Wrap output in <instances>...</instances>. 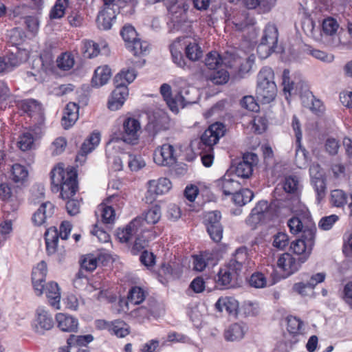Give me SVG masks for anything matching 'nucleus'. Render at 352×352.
I'll list each match as a JSON object with an SVG mask.
<instances>
[{
    "mask_svg": "<svg viewBox=\"0 0 352 352\" xmlns=\"http://www.w3.org/2000/svg\"><path fill=\"white\" fill-rule=\"evenodd\" d=\"M52 184V190H60V197L63 199H68L66 209L68 214L74 216L80 212V202L78 200L72 199L78 190L77 173L76 170L71 167L64 169L60 165L55 166L50 173Z\"/></svg>",
    "mask_w": 352,
    "mask_h": 352,
    "instance_id": "1",
    "label": "nucleus"
},
{
    "mask_svg": "<svg viewBox=\"0 0 352 352\" xmlns=\"http://www.w3.org/2000/svg\"><path fill=\"white\" fill-rule=\"evenodd\" d=\"M47 273V264L42 261L32 270V281L34 289L38 296L41 295L45 290L50 305L56 309H59L60 308V288L55 282H50L45 286L43 283L45 281Z\"/></svg>",
    "mask_w": 352,
    "mask_h": 352,
    "instance_id": "2",
    "label": "nucleus"
},
{
    "mask_svg": "<svg viewBox=\"0 0 352 352\" xmlns=\"http://www.w3.org/2000/svg\"><path fill=\"white\" fill-rule=\"evenodd\" d=\"M161 210L155 206L148 210L144 217H138L131 221L125 228L117 232V237L121 243H128L133 234L140 232L142 234L148 228L146 224L153 225L158 222L161 218Z\"/></svg>",
    "mask_w": 352,
    "mask_h": 352,
    "instance_id": "3",
    "label": "nucleus"
},
{
    "mask_svg": "<svg viewBox=\"0 0 352 352\" xmlns=\"http://www.w3.org/2000/svg\"><path fill=\"white\" fill-rule=\"evenodd\" d=\"M256 97L261 102L268 104L277 95V87L274 82V73L269 67H263L257 76Z\"/></svg>",
    "mask_w": 352,
    "mask_h": 352,
    "instance_id": "4",
    "label": "nucleus"
},
{
    "mask_svg": "<svg viewBox=\"0 0 352 352\" xmlns=\"http://www.w3.org/2000/svg\"><path fill=\"white\" fill-rule=\"evenodd\" d=\"M316 228L315 226H306L301 237L291 243L290 249L299 255L301 263H305L311 254L315 244Z\"/></svg>",
    "mask_w": 352,
    "mask_h": 352,
    "instance_id": "5",
    "label": "nucleus"
},
{
    "mask_svg": "<svg viewBox=\"0 0 352 352\" xmlns=\"http://www.w3.org/2000/svg\"><path fill=\"white\" fill-rule=\"evenodd\" d=\"M278 38V29L274 24L268 23L263 31L257 52L261 58H267L275 51Z\"/></svg>",
    "mask_w": 352,
    "mask_h": 352,
    "instance_id": "6",
    "label": "nucleus"
},
{
    "mask_svg": "<svg viewBox=\"0 0 352 352\" xmlns=\"http://www.w3.org/2000/svg\"><path fill=\"white\" fill-rule=\"evenodd\" d=\"M320 28L321 27L322 39L319 42L329 46L337 47L340 43L338 36V30L340 25L337 20L333 17L329 16L322 21Z\"/></svg>",
    "mask_w": 352,
    "mask_h": 352,
    "instance_id": "7",
    "label": "nucleus"
},
{
    "mask_svg": "<svg viewBox=\"0 0 352 352\" xmlns=\"http://www.w3.org/2000/svg\"><path fill=\"white\" fill-rule=\"evenodd\" d=\"M160 93L173 112H178L179 107L184 108L187 104L194 102V101L188 96V90L186 89L180 91L175 98H173L171 87L166 83H164L161 85Z\"/></svg>",
    "mask_w": 352,
    "mask_h": 352,
    "instance_id": "8",
    "label": "nucleus"
},
{
    "mask_svg": "<svg viewBox=\"0 0 352 352\" xmlns=\"http://www.w3.org/2000/svg\"><path fill=\"white\" fill-rule=\"evenodd\" d=\"M225 126L222 123L216 122L211 124L202 134L200 138L199 148L213 151V146L216 144L219 138L224 135Z\"/></svg>",
    "mask_w": 352,
    "mask_h": 352,
    "instance_id": "9",
    "label": "nucleus"
},
{
    "mask_svg": "<svg viewBox=\"0 0 352 352\" xmlns=\"http://www.w3.org/2000/svg\"><path fill=\"white\" fill-rule=\"evenodd\" d=\"M170 126V118L168 114L158 111L149 116L146 130L150 135L155 137L160 133L169 129Z\"/></svg>",
    "mask_w": 352,
    "mask_h": 352,
    "instance_id": "10",
    "label": "nucleus"
},
{
    "mask_svg": "<svg viewBox=\"0 0 352 352\" xmlns=\"http://www.w3.org/2000/svg\"><path fill=\"white\" fill-rule=\"evenodd\" d=\"M258 157L254 153H244L242 159L236 164L234 171L236 175L241 178H249L253 172V167L257 165Z\"/></svg>",
    "mask_w": 352,
    "mask_h": 352,
    "instance_id": "11",
    "label": "nucleus"
},
{
    "mask_svg": "<svg viewBox=\"0 0 352 352\" xmlns=\"http://www.w3.org/2000/svg\"><path fill=\"white\" fill-rule=\"evenodd\" d=\"M171 186L170 181L166 177H162L157 180H150L148 182V190L145 197L146 202L152 203L157 195L168 192Z\"/></svg>",
    "mask_w": 352,
    "mask_h": 352,
    "instance_id": "12",
    "label": "nucleus"
},
{
    "mask_svg": "<svg viewBox=\"0 0 352 352\" xmlns=\"http://www.w3.org/2000/svg\"><path fill=\"white\" fill-rule=\"evenodd\" d=\"M249 263L248 249L246 247L242 246L235 250L226 266L239 275L243 268L249 266Z\"/></svg>",
    "mask_w": 352,
    "mask_h": 352,
    "instance_id": "13",
    "label": "nucleus"
},
{
    "mask_svg": "<svg viewBox=\"0 0 352 352\" xmlns=\"http://www.w3.org/2000/svg\"><path fill=\"white\" fill-rule=\"evenodd\" d=\"M140 129V124L138 120L132 118H126L123 123L122 140L127 144H136Z\"/></svg>",
    "mask_w": 352,
    "mask_h": 352,
    "instance_id": "14",
    "label": "nucleus"
},
{
    "mask_svg": "<svg viewBox=\"0 0 352 352\" xmlns=\"http://www.w3.org/2000/svg\"><path fill=\"white\" fill-rule=\"evenodd\" d=\"M54 326V320L51 314L43 307H38L36 311V319L34 329L38 334L43 335L45 331L51 329Z\"/></svg>",
    "mask_w": 352,
    "mask_h": 352,
    "instance_id": "15",
    "label": "nucleus"
},
{
    "mask_svg": "<svg viewBox=\"0 0 352 352\" xmlns=\"http://www.w3.org/2000/svg\"><path fill=\"white\" fill-rule=\"evenodd\" d=\"M292 125L296 138L295 161L297 166L301 168L307 163V153L305 149L301 147L302 131L300 130V122L296 116H293Z\"/></svg>",
    "mask_w": 352,
    "mask_h": 352,
    "instance_id": "16",
    "label": "nucleus"
},
{
    "mask_svg": "<svg viewBox=\"0 0 352 352\" xmlns=\"http://www.w3.org/2000/svg\"><path fill=\"white\" fill-rule=\"evenodd\" d=\"M300 259H296L289 253H283L278 258V267L286 274L289 276L299 270L301 267Z\"/></svg>",
    "mask_w": 352,
    "mask_h": 352,
    "instance_id": "17",
    "label": "nucleus"
},
{
    "mask_svg": "<svg viewBox=\"0 0 352 352\" xmlns=\"http://www.w3.org/2000/svg\"><path fill=\"white\" fill-rule=\"evenodd\" d=\"M174 148L170 144H163L157 148L153 154L154 162L160 166H171L175 163Z\"/></svg>",
    "mask_w": 352,
    "mask_h": 352,
    "instance_id": "18",
    "label": "nucleus"
},
{
    "mask_svg": "<svg viewBox=\"0 0 352 352\" xmlns=\"http://www.w3.org/2000/svg\"><path fill=\"white\" fill-rule=\"evenodd\" d=\"M283 188L292 197L291 206H297L300 202L299 196L301 190L299 179L292 175L286 177L283 183Z\"/></svg>",
    "mask_w": 352,
    "mask_h": 352,
    "instance_id": "19",
    "label": "nucleus"
},
{
    "mask_svg": "<svg viewBox=\"0 0 352 352\" xmlns=\"http://www.w3.org/2000/svg\"><path fill=\"white\" fill-rule=\"evenodd\" d=\"M100 140V135L98 132L92 133L90 136L85 140L79 152L76 157V161L82 164L85 162L86 156L92 152L98 145Z\"/></svg>",
    "mask_w": 352,
    "mask_h": 352,
    "instance_id": "20",
    "label": "nucleus"
},
{
    "mask_svg": "<svg viewBox=\"0 0 352 352\" xmlns=\"http://www.w3.org/2000/svg\"><path fill=\"white\" fill-rule=\"evenodd\" d=\"M217 185L223 194L226 196L232 195L241 188V184L235 179L234 176L228 173L217 181Z\"/></svg>",
    "mask_w": 352,
    "mask_h": 352,
    "instance_id": "21",
    "label": "nucleus"
},
{
    "mask_svg": "<svg viewBox=\"0 0 352 352\" xmlns=\"http://www.w3.org/2000/svg\"><path fill=\"white\" fill-rule=\"evenodd\" d=\"M54 213V206L50 201L43 203L33 214L32 220L36 226L44 225Z\"/></svg>",
    "mask_w": 352,
    "mask_h": 352,
    "instance_id": "22",
    "label": "nucleus"
},
{
    "mask_svg": "<svg viewBox=\"0 0 352 352\" xmlns=\"http://www.w3.org/2000/svg\"><path fill=\"white\" fill-rule=\"evenodd\" d=\"M129 95L128 88L126 86H115V89L108 102V107L112 111L119 109L124 104Z\"/></svg>",
    "mask_w": 352,
    "mask_h": 352,
    "instance_id": "23",
    "label": "nucleus"
},
{
    "mask_svg": "<svg viewBox=\"0 0 352 352\" xmlns=\"http://www.w3.org/2000/svg\"><path fill=\"white\" fill-rule=\"evenodd\" d=\"M57 327L65 332H76L78 327L77 318L67 314L58 313L56 315Z\"/></svg>",
    "mask_w": 352,
    "mask_h": 352,
    "instance_id": "24",
    "label": "nucleus"
},
{
    "mask_svg": "<svg viewBox=\"0 0 352 352\" xmlns=\"http://www.w3.org/2000/svg\"><path fill=\"white\" fill-rule=\"evenodd\" d=\"M116 17V10L113 8H103L98 14L96 23L100 30H109Z\"/></svg>",
    "mask_w": 352,
    "mask_h": 352,
    "instance_id": "25",
    "label": "nucleus"
},
{
    "mask_svg": "<svg viewBox=\"0 0 352 352\" xmlns=\"http://www.w3.org/2000/svg\"><path fill=\"white\" fill-rule=\"evenodd\" d=\"M182 41H184V38L182 39L178 38L170 46L173 61L178 67L184 69H188L190 70L191 65L187 64L182 53V50H183V46L181 43Z\"/></svg>",
    "mask_w": 352,
    "mask_h": 352,
    "instance_id": "26",
    "label": "nucleus"
},
{
    "mask_svg": "<svg viewBox=\"0 0 352 352\" xmlns=\"http://www.w3.org/2000/svg\"><path fill=\"white\" fill-rule=\"evenodd\" d=\"M78 106L74 102H69L64 110L61 122L65 129L73 126L78 118Z\"/></svg>",
    "mask_w": 352,
    "mask_h": 352,
    "instance_id": "27",
    "label": "nucleus"
},
{
    "mask_svg": "<svg viewBox=\"0 0 352 352\" xmlns=\"http://www.w3.org/2000/svg\"><path fill=\"white\" fill-rule=\"evenodd\" d=\"M19 107L30 117L41 116L43 113L41 104L34 99L21 100Z\"/></svg>",
    "mask_w": 352,
    "mask_h": 352,
    "instance_id": "28",
    "label": "nucleus"
},
{
    "mask_svg": "<svg viewBox=\"0 0 352 352\" xmlns=\"http://www.w3.org/2000/svg\"><path fill=\"white\" fill-rule=\"evenodd\" d=\"M27 9L28 7L24 5L14 8L12 10L13 16L23 17L28 29L32 32H36L38 28V21L34 16H25L24 14Z\"/></svg>",
    "mask_w": 352,
    "mask_h": 352,
    "instance_id": "29",
    "label": "nucleus"
},
{
    "mask_svg": "<svg viewBox=\"0 0 352 352\" xmlns=\"http://www.w3.org/2000/svg\"><path fill=\"white\" fill-rule=\"evenodd\" d=\"M245 327L239 323L230 325L224 331V338L229 342L238 341L242 339L245 335Z\"/></svg>",
    "mask_w": 352,
    "mask_h": 352,
    "instance_id": "30",
    "label": "nucleus"
},
{
    "mask_svg": "<svg viewBox=\"0 0 352 352\" xmlns=\"http://www.w3.org/2000/svg\"><path fill=\"white\" fill-rule=\"evenodd\" d=\"M304 32L309 37L319 42L322 39L320 26L316 27V23L311 17H306L302 23Z\"/></svg>",
    "mask_w": 352,
    "mask_h": 352,
    "instance_id": "31",
    "label": "nucleus"
},
{
    "mask_svg": "<svg viewBox=\"0 0 352 352\" xmlns=\"http://www.w3.org/2000/svg\"><path fill=\"white\" fill-rule=\"evenodd\" d=\"M111 76V69L107 66L98 67L94 72L91 82L94 86L100 87L107 82Z\"/></svg>",
    "mask_w": 352,
    "mask_h": 352,
    "instance_id": "32",
    "label": "nucleus"
},
{
    "mask_svg": "<svg viewBox=\"0 0 352 352\" xmlns=\"http://www.w3.org/2000/svg\"><path fill=\"white\" fill-rule=\"evenodd\" d=\"M45 239L47 254H54L56 251L58 241V234L57 229L54 227H52L47 229L45 233Z\"/></svg>",
    "mask_w": 352,
    "mask_h": 352,
    "instance_id": "33",
    "label": "nucleus"
},
{
    "mask_svg": "<svg viewBox=\"0 0 352 352\" xmlns=\"http://www.w3.org/2000/svg\"><path fill=\"white\" fill-rule=\"evenodd\" d=\"M239 274L230 270L226 265L221 269L217 274V283L219 285L228 287L231 286L232 282L236 280Z\"/></svg>",
    "mask_w": 352,
    "mask_h": 352,
    "instance_id": "34",
    "label": "nucleus"
},
{
    "mask_svg": "<svg viewBox=\"0 0 352 352\" xmlns=\"http://www.w3.org/2000/svg\"><path fill=\"white\" fill-rule=\"evenodd\" d=\"M215 307L220 312L226 311L228 314H232L236 313L238 303L232 298H220L216 302Z\"/></svg>",
    "mask_w": 352,
    "mask_h": 352,
    "instance_id": "35",
    "label": "nucleus"
},
{
    "mask_svg": "<svg viewBox=\"0 0 352 352\" xmlns=\"http://www.w3.org/2000/svg\"><path fill=\"white\" fill-rule=\"evenodd\" d=\"M136 77V73L134 69H128L121 71L114 78L115 86H126L132 82Z\"/></svg>",
    "mask_w": 352,
    "mask_h": 352,
    "instance_id": "36",
    "label": "nucleus"
},
{
    "mask_svg": "<svg viewBox=\"0 0 352 352\" xmlns=\"http://www.w3.org/2000/svg\"><path fill=\"white\" fill-rule=\"evenodd\" d=\"M232 200L235 204L242 206L252 201L254 193L248 188H243L236 191L232 195Z\"/></svg>",
    "mask_w": 352,
    "mask_h": 352,
    "instance_id": "37",
    "label": "nucleus"
},
{
    "mask_svg": "<svg viewBox=\"0 0 352 352\" xmlns=\"http://www.w3.org/2000/svg\"><path fill=\"white\" fill-rule=\"evenodd\" d=\"M97 216H100L104 223H112L116 219L115 210L111 206L100 204L96 211Z\"/></svg>",
    "mask_w": 352,
    "mask_h": 352,
    "instance_id": "38",
    "label": "nucleus"
},
{
    "mask_svg": "<svg viewBox=\"0 0 352 352\" xmlns=\"http://www.w3.org/2000/svg\"><path fill=\"white\" fill-rule=\"evenodd\" d=\"M185 54L186 57L192 61L198 60L203 55L201 48L195 42H190L187 43L184 41Z\"/></svg>",
    "mask_w": 352,
    "mask_h": 352,
    "instance_id": "39",
    "label": "nucleus"
},
{
    "mask_svg": "<svg viewBox=\"0 0 352 352\" xmlns=\"http://www.w3.org/2000/svg\"><path fill=\"white\" fill-rule=\"evenodd\" d=\"M109 333L118 338H124L130 333L129 325L122 320L112 321Z\"/></svg>",
    "mask_w": 352,
    "mask_h": 352,
    "instance_id": "40",
    "label": "nucleus"
},
{
    "mask_svg": "<svg viewBox=\"0 0 352 352\" xmlns=\"http://www.w3.org/2000/svg\"><path fill=\"white\" fill-rule=\"evenodd\" d=\"M179 273V265L175 263H162L159 270V274L167 279L178 278Z\"/></svg>",
    "mask_w": 352,
    "mask_h": 352,
    "instance_id": "41",
    "label": "nucleus"
},
{
    "mask_svg": "<svg viewBox=\"0 0 352 352\" xmlns=\"http://www.w3.org/2000/svg\"><path fill=\"white\" fill-rule=\"evenodd\" d=\"M126 48L131 51L135 56H139L145 54L148 50L149 45L146 41H142L140 38H136L132 43L126 44Z\"/></svg>",
    "mask_w": 352,
    "mask_h": 352,
    "instance_id": "42",
    "label": "nucleus"
},
{
    "mask_svg": "<svg viewBox=\"0 0 352 352\" xmlns=\"http://www.w3.org/2000/svg\"><path fill=\"white\" fill-rule=\"evenodd\" d=\"M74 286L78 289H82L83 288H86V289L91 293L96 292V294H93L91 296L92 298H95L96 299H99L100 295L102 294V291H97L92 285H88V278H75L73 280Z\"/></svg>",
    "mask_w": 352,
    "mask_h": 352,
    "instance_id": "43",
    "label": "nucleus"
},
{
    "mask_svg": "<svg viewBox=\"0 0 352 352\" xmlns=\"http://www.w3.org/2000/svg\"><path fill=\"white\" fill-rule=\"evenodd\" d=\"M93 340L94 337L91 334L85 336L70 335L67 340L66 346H78L79 347L81 346H86Z\"/></svg>",
    "mask_w": 352,
    "mask_h": 352,
    "instance_id": "44",
    "label": "nucleus"
},
{
    "mask_svg": "<svg viewBox=\"0 0 352 352\" xmlns=\"http://www.w3.org/2000/svg\"><path fill=\"white\" fill-rule=\"evenodd\" d=\"M304 323L298 318L289 316L287 318V331L293 335L302 334L304 331Z\"/></svg>",
    "mask_w": 352,
    "mask_h": 352,
    "instance_id": "45",
    "label": "nucleus"
},
{
    "mask_svg": "<svg viewBox=\"0 0 352 352\" xmlns=\"http://www.w3.org/2000/svg\"><path fill=\"white\" fill-rule=\"evenodd\" d=\"M210 73L208 79L215 85H223L226 83L229 78L230 75L228 72L223 69L214 70Z\"/></svg>",
    "mask_w": 352,
    "mask_h": 352,
    "instance_id": "46",
    "label": "nucleus"
},
{
    "mask_svg": "<svg viewBox=\"0 0 352 352\" xmlns=\"http://www.w3.org/2000/svg\"><path fill=\"white\" fill-rule=\"evenodd\" d=\"M145 299L144 290L139 287H132L129 293L128 302L133 305L140 304Z\"/></svg>",
    "mask_w": 352,
    "mask_h": 352,
    "instance_id": "47",
    "label": "nucleus"
},
{
    "mask_svg": "<svg viewBox=\"0 0 352 352\" xmlns=\"http://www.w3.org/2000/svg\"><path fill=\"white\" fill-rule=\"evenodd\" d=\"M8 37L9 42L12 45H19L25 41V35L23 31L18 28H13L8 31Z\"/></svg>",
    "mask_w": 352,
    "mask_h": 352,
    "instance_id": "48",
    "label": "nucleus"
},
{
    "mask_svg": "<svg viewBox=\"0 0 352 352\" xmlns=\"http://www.w3.org/2000/svg\"><path fill=\"white\" fill-rule=\"evenodd\" d=\"M12 175L15 182H23L28 176L26 168L19 164L12 166Z\"/></svg>",
    "mask_w": 352,
    "mask_h": 352,
    "instance_id": "49",
    "label": "nucleus"
},
{
    "mask_svg": "<svg viewBox=\"0 0 352 352\" xmlns=\"http://www.w3.org/2000/svg\"><path fill=\"white\" fill-rule=\"evenodd\" d=\"M57 66L63 70H69L74 65V60L69 53L62 54L56 60Z\"/></svg>",
    "mask_w": 352,
    "mask_h": 352,
    "instance_id": "50",
    "label": "nucleus"
},
{
    "mask_svg": "<svg viewBox=\"0 0 352 352\" xmlns=\"http://www.w3.org/2000/svg\"><path fill=\"white\" fill-rule=\"evenodd\" d=\"M346 195L340 189H336L331 191V202L336 207H342L346 204Z\"/></svg>",
    "mask_w": 352,
    "mask_h": 352,
    "instance_id": "51",
    "label": "nucleus"
},
{
    "mask_svg": "<svg viewBox=\"0 0 352 352\" xmlns=\"http://www.w3.org/2000/svg\"><path fill=\"white\" fill-rule=\"evenodd\" d=\"M83 53L84 56L89 58L97 56L100 53L98 44L92 41H86L84 44Z\"/></svg>",
    "mask_w": 352,
    "mask_h": 352,
    "instance_id": "52",
    "label": "nucleus"
},
{
    "mask_svg": "<svg viewBox=\"0 0 352 352\" xmlns=\"http://www.w3.org/2000/svg\"><path fill=\"white\" fill-rule=\"evenodd\" d=\"M120 34L124 41L126 45L138 38V34L135 28L130 25H124L120 32Z\"/></svg>",
    "mask_w": 352,
    "mask_h": 352,
    "instance_id": "53",
    "label": "nucleus"
},
{
    "mask_svg": "<svg viewBox=\"0 0 352 352\" xmlns=\"http://www.w3.org/2000/svg\"><path fill=\"white\" fill-rule=\"evenodd\" d=\"M128 165L132 171H138L146 166V162L140 155H128Z\"/></svg>",
    "mask_w": 352,
    "mask_h": 352,
    "instance_id": "54",
    "label": "nucleus"
},
{
    "mask_svg": "<svg viewBox=\"0 0 352 352\" xmlns=\"http://www.w3.org/2000/svg\"><path fill=\"white\" fill-rule=\"evenodd\" d=\"M34 143V138L32 135L29 133H23L20 137L19 140L18 142V146L19 148L23 151H25L29 149H30L33 145Z\"/></svg>",
    "mask_w": 352,
    "mask_h": 352,
    "instance_id": "55",
    "label": "nucleus"
},
{
    "mask_svg": "<svg viewBox=\"0 0 352 352\" xmlns=\"http://www.w3.org/2000/svg\"><path fill=\"white\" fill-rule=\"evenodd\" d=\"M221 62V58L217 52L208 53L205 58V65L209 69H215Z\"/></svg>",
    "mask_w": 352,
    "mask_h": 352,
    "instance_id": "56",
    "label": "nucleus"
},
{
    "mask_svg": "<svg viewBox=\"0 0 352 352\" xmlns=\"http://www.w3.org/2000/svg\"><path fill=\"white\" fill-rule=\"evenodd\" d=\"M308 54L324 63H331L334 60L333 54L316 49H309Z\"/></svg>",
    "mask_w": 352,
    "mask_h": 352,
    "instance_id": "57",
    "label": "nucleus"
},
{
    "mask_svg": "<svg viewBox=\"0 0 352 352\" xmlns=\"http://www.w3.org/2000/svg\"><path fill=\"white\" fill-rule=\"evenodd\" d=\"M250 285L255 288H263L267 285V280L263 274L254 273L249 280Z\"/></svg>",
    "mask_w": 352,
    "mask_h": 352,
    "instance_id": "58",
    "label": "nucleus"
},
{
    "mask_svg": "<svg viewBox=\"0 0 352 352\" xmlns=\"http://www.w3.org/2000/svg\"><path fill=\"white\" fill-rule=\"evenodd\" d=\"M311 184L317 194V199L320 201L325 195L326 183L324 178L311 181Z\"/></svg>",
    "mask_w": 352,
    "mask_h": 352,
    "instance_id": "59",
    "label": "nucleus"
},
{
    "mask_svg": "<svg viewBox=\"0 0 352 352\" xmlns=\"http://www.w3.org/2000/svg\"><path fill=\"white\" fill-rule=\"evenodd\" d=\"M339 219L336 214L322 217L318 223V226L323 230H329L332 228L334 223Z\"/></svg>",
    "mask_w": 352,
    "mask_h": 352,
    "instance_id": "60",
    "label": "nucleus"
},
{
    "mask_svg": "<svg viewBox=\"0 0 352 352\" xmlns=\"http://www.w3.org/2000/svg\"><path fill=\"white\" fill-rule=\"evenodd\" d=\"M147 307L149 309L151 316L154 318L160 317L164 313L162 306L154 299L148 300Z\"/></svg>",
    "mask_w": 352,
    "mask_h": 352,
    "instance_id": "61",
    "label": "nucleus"
},
{
    "mask_svg": "<svg viewBox=\"0 0 352 352\" xmlns=\"http://www.w3.org/2000/svg\"><path fill=\"white\" fill-rule=\"evenodd\" d=\"M80 267L87 272H92L97 267V259L93 255H87L81 261Z\"/></svg>",
    "mask_w": 352,
    "mask_h": 352,
    "instance_id": "62",
    "label": "nucleus"
},
{
    "mask_svg": "<svg viewBox=\"0 0 352 352\" xmlns=\"http://www.w3.org/2000/svg\"><path fill=\"white\" fill-rule=\"evenodd\" d=\"M289 244V237L283 232H278L274 236L273 245L280 250H283Z\"/></svg>",
    "mask_w": 352,
    "mask_h": 352,
    "instance_id": "63",
    "label": "nucleus"
},
{
    "mask_svg": "<svg viewBox=\"0 0 352 352\" xmlns=\"http://www.w3.org/2000/svg\"><path fill=\"white\" fill-rule=\"evenodd\" d=\"M342 298L352 309V281L344 285L342 293Z\"/></svg>",
    "mask_w": 352,
    "mask_h": 352,
    "instance_id": "64",
    "label": "nucleus"
}]
</instances>
